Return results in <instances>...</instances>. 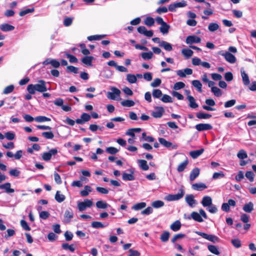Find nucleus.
<instances>
[{"mask_svg": "<svg viewBox=\"0 0 256 256\" xmlns=\"http://www.w3.org/2000/svg\"><path fill=\"white\" fill-rule=\"evenodd\" d=\"M27 90L31 94H34L36 92H44L47 90L46 83L43 80L38 81V82L35 84H30L27 86Z\"/></svg>", "mask_w": 256, "mask_h": 256, "instance_id": "obj_1", "label": "nucleus"}, {"mask_svg": "<svg viewBox=\"0 0 256 256\" xmlns=\"http://www.w3.org/2000/svg\"><path fill=\"white\" fill-rule=\"evenodd\" d=\"M202 216L206 219L208 218L207 215L203 209L199 210V213L193 212L191 213L190 218L196 222H202L204 221Z\"/></svg>", "mask_w": 256, "mask_h": 256, "instance_id": "obj_2", "label": "nucleus"}, {"mask_svg": "<svg viewBox=\"0 0 256 256\" xmlns=\"http://www.w3.org/2000/svg\"><path fill=\"white\" fill-rule=\"evenodd\" d=\"M110 90L112 92H107L108 98L112 100H119L120 99V90L114 86L111 87Z\"/></svg>", "mask_w": 256, "mask_h": 256, "instance_id": "obj_3", "label": "nucleus"}, {"mask_svg": "<svg viewBox=\"0 0 256 256\" xmlns=\"http://www.w3.org/2000/svg\"><path fill=\"white\" fill-rule=\"evenodd\" d=\"M93 205V202L89 199H85L83 202H78V208L80 212L85 210L86 208H90Z\"/></svg>", "mask_w": 256, "mask_h": 256, "instance_id": "obj_4", "label": "nucleus"}, {"mask_svg": "<svg viewBox=\"0 0 256 256\" xmlns=\"http://www.w3.org/2000/svg\"><path fill=\"white\" fill-rule=\"evenodd\" d=\"M196 233L202 236L203 238L210 241L214 243L218 242H220V238L216 236L213 234H208L206 233L200 232H196Z\"/></svg>", "mask_w": 256, "mask_h": 256, "instance_id": "obj_5", "label": "nucleus"}, {"mask_svg": "<svg viewBox=\"0 0 256 256\" xmlns=\"http://www.w3.org/2000/svg\"><path fill=\"white\" fill-rule=\"evenodd\" d=\"M218 54L224 56L225 60L230 64H234L236 62V56L228 52L220 51Z\"/></svg>", "mask_w": 256, "mask_h": 256, "instance_id": "obj_6", "label": "nucleus"}, {"mask_svg": "<svg viewBox=\"0 0 256 256\" xmlns=\"http://www.w3.org/2000/svg\"><path fill=\"white\" fill-rule=\"evenodd\" d=\"M184 190L182 188L179 190V192L175 194H168L166 198L168 201H175L181 199L184 194Z\"/></svg>", "mask_w": 256, "mask_h": 256, "instance_id": "obj_7", "label": "nucleus"}, {"mask_svg": "<svg viewBox=\"0 0 256 256\" xmlns=\"http://www.w3.org/2000/svg\"><path fill=\"white\" fill-rule=\"evenodd\" d=\"M58 153L56 148H52L48 152L43 153L42 154V158L45 161L50 160L52 156H55Z\"/></svg>", "mask_w": 256, "mask_h": 256, "instance_id": "obj_8", "label": "nucleus"}, {"mask_svg": "<svg viewBox=\"0 0 256 256\" xmlns=\"http://www.w3.org/2000/svg\"><path fill=\"white\" fill-rule=\"evenodd\" d=\"M130 173L124 172L122 174V178L124 181H132L135 180L134 176V170L132 169L128 170Z\"/></svg>", "mask_w": 256, "mask_h": 256, "instance_id": "obj_9", "label": "nucleus"}, {"mask_svg": "<svg viewBox=\"0 0 256 256\" xmlns=\"http://www.w3.org/2000/svg\"><path fill=\"white\" fill-rule=\"evenodd\" d=\"M164 112V110L162 106H156L154 110L152 112V116L154 118H161Z\"/></svg>", "mask_w": 256, "mask_h": 256, "instance_id": "obj_10", "label": "nucleus"}, {"mask_svg": "<svg viewBox=\"0 0 256 256\" xmlns=\"http://www.w3.org/2000/svg\"><path fill=\"white\" fill-rule=\"evenodd\" d=\"M44 65L50 64L54 68H58L60 67V62L56 59L48 58L43 62Z\"/></svg>", "mask_w": 256, "mask_h": 256, "instance_id": "obj_11", "label": "nucleus"}, {"mask_svg": "<svg viewBox=\"0 0 256 256\" xmlns=\"http://www.w3.org/2000/svg\"><path fill=\"white\" fill-rule=\"evenodd\" d=\"M138 32L144 36L148 37H152L154 34L153 31L152 30H146L145 26H140L138 28Z\"/></svg>", "mask_w": 256, "mask_h": 256, "instance_id": "obj_12", "label": "nucleus"}, {"mask_svg": "<svg viewBox=\"0 0 256 256\" xmlns=\"http://www.w3.org/2000/svg\"><path fill=\"white\" fill-rule=\"evenodd\" d=\"M200 38L194 35L188 36L186 40V42L190 46L192 44L200 43Z\"/></svg>", "mask_w": 256, "mask_h": 256, "instance_id": "obj_13", "label": "nucleus"}, {"mask_svg": "<svg viewBox=\"0 0 256 256\" xmlns=\"http://www.w3.org/2000/svg\"><path fill=\"white\" fill-rule=\"evenodd\" d=\"M185 200L188 205L191 208H194L197 204L194 196L191 194H187L185 197Z\"/></svg>", "mask_w": 256, "mask_h": 256, "instance_id": "obj_14", "label": "nucleus"}, {"mask_svg": "<svg viewBox=\"0 0 256 256\" xmlns=\"http://www.w3.org/2000/svg\"><path fill=\"white\" fill-rule=\"evenodd\" d=\"M176 73L180 77L185 78L186 75L192 74V70L190 68H186L184 70H178Z\"/></svg>", "mask_w": 256, "mask_h": 256, "instance_id": "obj_15", "label": "nucleus"}, {"mask_svg": "<svg viewBox=\"0 0 256 256\" xmlns=\"http://www.w3.org/2000/svg\"><path fill=\"white\" fill-rule=\"evenodd\" d=\"M206 104L208 106H203L202 108L208 111H214L215 110L214 108L210 107V106H214L216 104V102L214 100L211 98L206 99L205 101Z\"/></svg>", "mask_w": 256, "mask_h": 256, "instance_id": "obj_16", "label": "nucleus"}, {"mask_svg": "<svg viewBox=\"0 0 256 256\" xmlns=\"http://www.w3.org/2000/svg\"><path fill=\"white\" fill-rule=\"evenodd\" d=\"M73 217L74 212L72 210L71 208L66 210L64 214V222L66 223H69Z\"/></svg>", "mask_w": 256, "mask_h": 256, "instance_id": "obj_17", "label": "nucleus"}, {"mask_svg": "<svg viewBox=\"0 0 256 256\" xmlns=\"http://www.w3.org/2000/svg\"><path fill=\"white\" fill-rule=\"evenodd\" d=\"M196 130L201 132L204 130H210L212 129V126L208 124H200L195 126Z\"/></svg>", "mask_w": 256, "mask_h": 256, "instance_id": "obj_18", "label": "nucleus"}, {"mask_svg": "<svg viewBox=\"0 0 256 256\" xmlns=\"http://www.w3.org/2000/svg\"><path fill=\"white\" fill-rule=\"evenodd\" d=\"M90 119V116L86 113H83L81 115L80 118L76 120V122L78 124H83L84 122H88Z\"/></svg>", "mask_w": 256, "mask_h": 256, "instance_id": "obj_19", "label": "nucleus"}, {"mask_svg": "<svg viewBox=\"0 0 256 256\" xmlns=\"http://www.w3.org/2000/svg\"><path fill=\"white\" fill-rule=\"evenodd\" d=\"M11 184L10 182H6L0 185V189L4 190L8 194L13 193L14 192V189L11 188Z\"/></svg>", "mask_w": 256, "mask_h": 256, "instance_id": "obj_20", "label": "nucleus"}, {"mask_svg": "<svg viewBox=\"0 0 256 256\" xmlns=\"http://www.w3.org/2000/svg\"><path fill=\"white\" fill-rule=\"evenodd\" d=\"M241 76L244 85L248 86L250 84V81L248 74L243 68L240 70Z\"/></svg>", "mask_w": 256, "mask_h": 256, "instance_id": "obj_21", "label": "nucleus"}, {"mask_svg": "<svg viewBox=\"0 0 256 256\" xmlns=\"http://www.w3.org/2000/svg\"><path fill=\"white\" fill-rule=\"evenodd\" d=\"M200 169L198 168H194L190 172V180L191 182L194 181L200 174Z\"/></svg>", "mask_w": 256, "mask_h": 256, "instance_id": "obj_22", "label": "nucleus"}, {"mask_svg": "<svg viewBox=\"0 0 256 256\" xmlns=\"http://www.w3.org/2000/svg\"><path fill=\"white\" fill-rule=\"evenodd\" d=\"M203 206L208 207L212 204V198L210 196H204L201 202Z\"/></svg>", "mask_w": 256, "mask_h": 256, "instance_id": "obj_23", "label": "nucleus"}, {"mask_svg": "<svg viewBox=\"0 0 256 256\" xmlns=\"http://www.w3.org/2000/svg\"><path fill=\"white\" fill-rule=\"evenodd\" d=\"M94 59L92 56H86L82 58L81 60L82 63L88 66H92V62Z\"/></svg>", "mask_w": 256, "mask_h": 256, "instance_id": "obj_24", "label": "nucleus"}, {"mask_svg": "<svg viewBox=\"0 0 256 256\" xmlns=\"http://www.w3.org/2000/svg\"><path fill=\"white\" fill-rule=\"evenodd\" d=\"M187 100L189 102V106L192 108H196L198 105L196 102L195 98L192 96H187Z\"/></svg>", "mask_w": 256, "mask_h": 256, "instance_id": "obj_25", "label": "nucleus"}, {"mask_svg": "<svg viewBox=\"0 0 256 256\" xmlns=\"http://www.w3.org/2000/svg\"><path fill=\"white\" fill-rule=\"evenodd\" d=\"M160 46L168 52H170L172 50V45L170 43L164 40H162Z\"/></svg>", "mask_w": 256, "mask_h": 256, "instance_id": "obj_26", "label": "nucleus"}, {"mask_svg": "<svg viewBox=\"0 0 256 256\" xmlns=\"http://www.w3.org/2000/svg\"><path fill=\"white\" fill-rule=\"evenodd\" d=\"M92 192V188L90 186L86 185L84 186V189L80 192V194L82 196H86L89 194L90 192Z\"/></svg>", "mask_w": 256, "mask_h": 256, "instance_id": "obj_27", "label": "nucleus"}, {"mask_svg": "<svg viewBox=\"0 0 256 256\" xmlns=\"http://www.w3.org/2000/svg\"><path fill=\"white\" fill-rule=\"evenodd\" d=\"M170 28V26L166 22H165L163 24L161 25L160 28V30L162 34L166 35L168 34Z\"/></svg>", "mask_w": 256, "mask_h": 256, "instance_id": "obj_28", "label": "nucleus"}, {"mask_svg": "<svg viewBox=\"0 0 256 256\" xmlns=\"http://www.w3.org/2000/svg\"><path fill=\"white\" fill-rule=\"evenodd\" d=\"M207 188L206 186L202 182L196 183L192 185V188L196 190H202Z\"/></svg>", "mask_w": 256, "mask_h": 256, "instance_id": "obj_29", "label": "nucleus"}, {"mask_svg": "<svg viewBox=\"0 0 256 256\" xmlns=\"http://www.w3.org/2000/svg\"><path fill=\"white\" fill-rule=\"evenodd\" d=\"M204 152V150L203 148L198 150H193L190 152V155L192 156V158L194 159L200 156Z\"/></svg>", "mask_w": 256, "mask_h": 256, "instance_id": "obj_30", "label": "nucleus"}, {"mask_svg": "<svg viewBox=\"0 0 256 256\" xmlns=\"http://www.w3.org/2000/svg\"><path fill=\"white\" fill-rule=\"evenodd\" d=\"M96 205L97 208L102 209H106L110 206L108 203L103 200L98 201Z\"/></svg>", "mask_w": 256, "mask_h": 256, "instance_id": "obj_31", "label": "nucleus"}, {"mask_svg": "<svg viewBox=\"0 0 256 256\" xmlns=\"http://www.w3.org/2000/svg\"><path fill=\"white\" fill-rule=\"evenodd\" d=\"M120 104L124 107H132L135 104V102L131 100H126L122 101Z\"/></svg>", "mask_w": 256, "mask_h": 256, "instance_id": "obj_32", "label": "nucleus"}, {"mask_svg": "<svg viewBox=\"0 0 256 256\" xmlns=\"http://www.w3.org/2000/svg\"><path fill=\"white\" fill-rule=\"evenodd\" d=\"M182 54L186 58H189L192 56L194 52L190 49L183 48L182 50Z\"/></svg>", "mask_w": 256, "mask_h": 256, "instance_id": "obj_33", "label": "nucleus"}, {"mask_svg": "<svg viewBox=\"0 0 256 256\" xmlns=\"http://www.w3.org/2000/svg\"><path fill=\"white\" fill-rule=\"evenodd\" d=\"M180 222L179 220H176L170 225V228L173 231L177 232L180 228Z\"/></svg>", "mask_w": 256, "mask_h": 256, "instance_id": "obj_34", "label": "nucleus"}, {"mask_svg": "<svg viewBox=\"0 0 256 256\" xmlns=\"http://www.w3.org/2000/svg\"><path fill=\"white\" fill-rule=\"evenodd\" d=\"M208 250L213 254L216 255H219L220 254L218 248L214 245H208Z\"/></svg>", "mask_w": 256, "mask_h": 256, "instance_id": "obj_35", "label": "nucleus"}, {"mask_svg": "<svg viewBox=\"0 0 256 256\" xmlns=\"http://www.w3.org/2000/svg\"><path fill=\"white\" fill-rule=\"evenodd\" d=\"M0 28L4 32L11 31L14 30V27L8 24H4L0 26Z\"/></svg>", "mask_w": 256, "mask_h": 256, "instance_id": "obj_36", "label": "nucleus"}, {"mask_svg": "<svg viewBox=\"0 0 256 256\" xmlns=\"http://www.w3.org/2000/svg\"><path fill=\"white\" fill-rule=\"evenodd\" d=\"M140 167L144 170H147L149 169V166L147 164V162L143 160H138Z\"/></svg>", "mask_w": 256, "mask_h": 256, "instance_id": "obj_37", "label": "nucleus"}, {"mask_svg": "<svg viewBox=\"0 0 256 256\" xmlns=\"http://www.w3.org/2000/svg\"><path fill=\"white\" fill-rule=\"evenodd\" d=\"M66 198L65 196L60 191H57L55 195V199L58 202H62Z\"/></svg>", "mask_w": 256, "mask_h": 256, "instance_id": "obj_38", "label": "nucleus"}, {"mask_svg": "<svg viewBox=\"0 0 256 256\" xmlns=\"http://www.w3.org/2000/svg\"><path fill=\"white\" fill-rule=\"evenodd\" d=\"M188 161L187 158H186L182 162L180 163L177 168V170L178 172H183L184 169L186 168L188 164Z\"/></svg>", "mask_w": 256, "mask_h": 256, "instance_id": "obj_39", "label": "nucleus"}, {"mask_svg": "<svg viewBox=\"0 0 256 256\" xmlns=\"http://www.w3.org/2000/svg\"><path fill=\"white\" fill-rule=\"evenodd\" d=\"M192 86L196 88L198 92H202V84L198 80H194L192 81Z\"/></svg>", "mask_w": 256, "mask_h": 256, "instance_id": "obj_40", "label": "nucleus"}, {"mask_svg": "<svg viewBox=\"0 0 256 256\" xmlns=\"http://www.w3.org/2000/svg\"><path fill=\"white\" fill-rule=\"evenodd\" d=\"M34 120L38 122H50L51 120V119L45 116H40L34 118Z\"/></svg>", "mask_w": 256, "mask_h": 256, "instance_id": "obj_41", "label": "nucleus"}, {"mask_svg": "<svg viewBox=\"0 0 256 256\" xmlns=\"http://www.w3.org/2000/svg\"><path fill=\"white\" fill-rule=\"evenodd\" d=\"M220 28L219 25L216 22L210 23L208 26V30L210 32L217 30Z\"/></svg>", "mask_w": 256, "mask_h": 256, "instance_id": "obj_42", "label": "nucleus"}, {"mask_svg": "<svg viewBox=\"0 0 256 256\" xmlns=\"http://www.w3.org/2000/svg\"><path fill=\"white\" fill-rule=\"evenodd\" d=\"M146 206V204L144 202H141L136 204L134 205L132 207V209L135 210H140L144 208H145Z\"/></svg>", "mask_w": 256, "mask_h": 256, "instance_id": "obj_43", "label": "nucleus"}, {"mask_svg": "<svg viewBox=\"0 0 256 256\" xmlns=\"http://www.w3.org/2000/svg\"><path fill=\"white\" fill-rule=\"evenodd\" d=\"M126 80L130 84H134L137 81L136 76L133 74H128L126 75Z\"/></svg>", "mask_w": 256, "mask_h": 256, "instance_id": "obj_44", "label": "nucleus"}, {"mask_svg": "<svg viewBox=\"0 0 256 256\" xmlns=\"http://www.w3.org/2000/svg\"><path fill=\"white\" fill-rule=\"evenodd\" d=\"M158 141L160 144H162L166 148H170L172 146V142L167 141L166 139L164 138H159Z\"/></svg>", "mask_w": 256, "mask_h": 256, "instance_id": "obj_45", "label": "nucleus"}, {"mask_svg": "<svg viewBox=\"0 0 256 256\" xmlns=\"http://www.w3.org/2000/svg\"><path fill=\"white\" fill-rule=\"evenodd\" d=\"M243 210L246 212H250L253 210V204L252 202H250L246 204L244 207Z\"/></svg>", "mask_w": 256, "mask_h": 256, "instance_id": "obj_46", "label": "nucleus"}, {"mask_svg": "<svg viewBox=\"0 0 256 256\" xmlns=\"http://www.w3.org/2000/svg\"><path fill=\"white\" fill-rule=\"evenodd\" d=\"M196 116L199 119H208L212 116L210 114L204 112H198Z\"/></svg>", "mask_w": 256, "mask_h": 256, "instance_id": "obj_47", "label": "nucleus"}, {"mask_svg": "<svg viewBox=\"0 0 256 256\" xmlns=\"http://www.w3.org/2000/svg\"><path fill=\"white\" fill-rule=\"evenodd\" d=\"M141 56L144 60H150L153 56V53L152 52H142L141 54Z\"/></svg>", "mask_w": 256, "mask_h": 256, "instance_id": "obj_48", "label": "nucleus"}, {"mask_svg": "<svg viewBox=\"0 0 256 256\" xmlns=\"http://www.w3.org/2000/svg\"><path fill=\"white\" fill-rule=\"evenodd\" d=\"M140 140H146L148 142H153L154 140V138L152 136H147L145 132H143L142 134V136L140 138Z\"/></svg>", "mask_w": 256, "mask_h": 256, "instance_id": "obj_49", "label": "nucleus"}, {"mask_svg": "<svg viewBox=\"0 0 256 256\" xmlns=\"http://www.w3.org/2000/svg\"><path fill=\"white\" fill-rule=\"evenodd\" d=\"M42 135L46 139H52L54 137V134L52 131L42 132Z\"/></svg>", "mask_w": 256, "mask_h": 256, "instance_id": "obj_50", "label": "nucleus"}, {"mask_svg": "<svg viewBox=\"0 0 256 256\" xmlns=\"http://www.w3.org/2000/svg\"><path fill=\"white\" fill-rule=\"evenodd\" d=\"M211 91L216 96L218 97L222 95V90L216 86L212 88Z\"/></svg>", "mask_w": 256, "mask_h": 256, "instance_id": "obj_51", "label": "nucleus"}, {"mask_svg": "<svg viewBox=\"0 0 256 256\" xmlns=\"http://www.w3.org/2000/svg\"><path fill=\"white\" fill-rule=\"evenodd\" d=\"M152 94L154 98H158L162 96V94L161 90L159 89H154L152 90Z\"/></svg>", "mask_w": 256, "mask_h": 256, "instance_id": "obj_52", "label": "nucleus"}, {"mask_svg": "<svg viewBox=\"0 0 256 256\" xmlns=\"http://www.w3.org/2000/svg\"><path fill=\"white\" fill-rule=\"evenodd\" d=\"M237 156L240 159H244L248 158V154L245 150H240L237 154Z\"/></svg>", "mask_w": 256, "mask_h": 256, "instance_id": "obj_53", "label": "nucleus"}, {"mask_svg": "<svg viewBox=\"0 0 256 256\" xmlns=\"http://www.w3.org/2000/svg\"><path fill=\"white\" fill-rule=\"evenodd\" d=\"M170 237V233L167 232H164L160 236V240L163 242H166L168 240Z\"/></svg>", "mask_w": 256, "mask_h": 256, "instance_id": "obj_54", "label": "nucleus"}, {"mask_svg": "<svg viewBox=\"0 0 256 256\" xmlns=\"http://www.w3.org/2000/svg\"><path fill=\"white\" fill-rule=\"evenodd\" d=\"M108 225V224L104 225L100 222H93L92 223V226L94 228H103Z\"/></svg>", "mask_w": 256, "mask_h": 256, "instance_id": "obj_55", "label": "nucleus"}, {"mask_svg": "<svg viewBox=\"0 0 256 256\" xmlns=\"http://www.w3.org/2000/svg\"><path fill=\"white\" fill-rule=\"evenodd\" d=\"M154 20L152 17H147L144 20V24L148 26H152L154 24Z\"/></svg>", "mask_w": 256, "mask_h": 256, "instance_id": "obj_56", "label": "nucleus"}, {"mask_svg": "<svg viewBox=\"0 0 256 256\" xmlns=\"http://www.w3.org/2000/svg\"><path fill=\"white\" fill-rule=\"evenodd\" d=\"M185 84L182 82H176L174 86V89L177 90L184 88Z\"/></svg>", "mask_w": 256, "mask_h": 256, "instance_id": "obj_57", "label": "nucleus"}, {"mask_svg": "<svg viewBox=\"0 0 256 256\" xmlns=\"http://www.w3.org/2000/svg\"><path fill=\"white\" fill-rule=\"evenodd\" d=\"M34 11V8H27L20 12L19 14L20 16H23L28 14L32 13Z\"/></svg>", "mask_w": 256, "mask_h": 256, "instance_id": "obj_58", "label": "nucleus"}, {"mask_svg": "<svg viewBox=\"0 0 256 256\" xmlns=\"http://www.w3.org/2000/svg\"><path fill=\"white\" fill-rule=\"evenodd\" d=\"M6 232L7 234L4 236L6 239H8L10 237L16 234V232L14 229H8Z\"/></svg>", "mask_w": 256, "mask_h": 256, "instance_id": "obj_59", "label": "nucleus"}, {"mask_svg": "<svg viewBox=\"0 0 256 256\" xmlns=\"http://www.w3.org/2000/svg\"><path fill=\"white\" fill-rule=\"evenodd\" d=\"M164 202L162 200H156L154 202L152 206L154 208H160L164 206Z\"/></svg>", "mask_w": 256, "mask_h": 256, "instance_id": "obj_60", "label": "nucleus"}, {"mask_svg": "<svg viewBox=\"0 0 256 256\" xmlns=\"http://www.w3.org/2000/svg\"><path fill=\"white\" fill-rule=\"evenodd\" d=\"M66 58L69 59V61L70 62L76 63L78 62V59L75 56L68 53L66 54Z\"/></svg>", "mask_w": 256, "mask_h": 256, "instance_id": "obj_61", "label": "nucleus"}, {"mask_svg": "<svg viewBox=\"0 0 256 256\" xmlns=\"http://www.w3.org/2000/svg\"><path fill=\"white\" fill-rule=\"evenodd\" d=\"M62 248L64 250H68L72 252L75 250L73 244L69 245L67 243L63 244H62Z\"/></svg>", "mask_w": 256, "mask_h": 256, "instance_id": "obj_62", "label": "nucleus"}, {"mask_svg": "<svg viewBox=\"0 0 256 256\" xmlns=\"http://www.w3.org/2000/svg\"><path fill=\"white\" fill-rule=\"evenodd\" d=\"M162 83V80L159 78H156L150 84L151 86L156 88L158 86Z\"/></svg>", "mask_w": 256, "mask_h": 256, "instance_id": "obj_63", "label": "nucleus"}, {"mask_svg": "<svg viewBox=\"0 0 256 256\" xmlns=\"http://www.w3.org/2000/svg\"><path fill=\"white\" fill-rule=\"evenodd\" d=\"M246 178L248 179L250 182H253L254 180V174L252 171H248L246 173Z\"/></svg>", "mask_w": 256, "mask_h": 256, "instance_id": "obj_64", "label": "nucleus"}]
</instances>
